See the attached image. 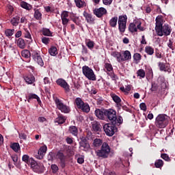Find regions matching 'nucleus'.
Returning <instances> with one entry per match:
<instances>
[{"label":"nucleus","mask_w":175,"mask_h":175,"mask_svg":"<svg viewBox=\"0 0 175 175\" xmlns=\"http://www.w3.org/2000/svg\"><path fill=\"white\" fill-rule=\"evenodd\" d=\"M129 31L130 32H137V27L136 25V21L133 23H130L129 27Z\"/></svg>","instance_id":"obj_32"},{"label":"nucleus","mask_w":175,"mask_h":175,"mask_svg":"<svg viewBox=\"0 0 175 175\" xmlns=\"http://www.w3.org/2000/svg\"><path fill=\"white\" fill-rule=\"evenodd\" d=\"M132 59V55L129 51H125L123 53V55L121 54V62H124L125 61H129V59Z\"/></svg>","instance_id":"obj_20"},{"label":"nucleus","mask_w":175,"mask_h":175,"mask_svg":"<svg viewBox=\"0 0 175 175\" xmlns=\"http://www.w3.org/2000/svg\"><path fill=\"white\" fill-rule=\"evenodd\" d=\"M116 125L117 124H114L113 123H106L105 124H104L103 126V130L105 133V135H107V136H113L116 131H117V127H116Z\"/></svg>","instance_id":"obj_6"},{"label":"nucleus","mask_w":175,"mask_h":175,"mask_svg":"<svg viewBox=\"0 0 175 175\" xmlns=\"http://www.w3.org/2000/svg\"><path fill=\"white\" fill-rule=\"evenodd\" d=\"M42 35H44V36H51L52 33L50 29L47 28H44L42 29Z\"/></svg>","instance_id":"obj_48"},{"label":"nucleus","mask_w":175,"mask_h":175,"mask_svg":"<svg viewBox=\"0 0 175 175\" xmlns=\"http://www.w3.org/2000/svg\"><path fill=\"white\" fill-rule=\"evenodd\" d=\"M77 8L79 9H81V8H85L87 6V3L84 0H75Z\"/></svg>","instance_id":"obj_24"},{"label":"nucleus","mask_w":175,"mask_h":175,"mask_svg":"<svg viewBox=\"0 0 175 175\" xmlns=\"http://www.w3.org/2000/svg\"><path fill=\"white\" fill-rule=\"evenodd\" d=\"M128 20V16L126 15H120L118 17V29L121 35L125 32L126 29V21Z\"/></svg>","instance_id":"obj_4"},{"label":"nucleus","mask_w":175,"mask_h":175,"mask_svg":"<svg viewBox=\"0 0 175 175\" xmlns=\"http://www.w3.org/2000/svg\"><path fill=\"white\" fill-rule=\"evenodd\" d=\"M137 76L140 80L146 77V71L144 69H139L137 71Z\"/></svg>","instance_id":"obj_31"},{"label":"nucleus","mask_w":175,"mask_h":175,"mask_svg":"<svg viewBox=\"0 0 175 175\" xmlns=\"http://www.w3.org/2000/svg\"><path fill=\"white\" fill-rule=\"evenodd\" d=\"M56 84L62 88H64L66 92H69L70 91V86L69 85L68 82H66V81L62 78H59L56 81Z\"/></svg>","instance_id":"obj_13"},{"label":"nucleus","mask_w":175,"mask_h":175,"mask_svg":"<svg viewBox=\"0 0 175 175\" xmlns=\"http://www.w3.org/2000/svg\"><path fill=\"white\" fill-rule=\"evenodd\" d=\"M25 38L27 39H31V33L27 29H25Z\"/></svg>","instance_id":"obj_56"},{"label":"nucleus","mask_w":175,"mask_h":175,"mask_svg":"<svg viewBox=\"0 0 175 175\" xmlns=\"http://www.w3.org/2000/svg\"><path fill=\"white\" fill-rule=\"evenodd\" d=\"M100 123L98 122H92V129L94 132H99V131H100Z\"/></svg>","instance_id":"obj_28"},{"label":"nucleus","mask_w":175,"mask_h":175,"mask_svg":"<svg viewBox=\"0 0 175 175\" xmlns=\"http://www.w3.org/2000/svg\"><path fill=\"white\" fill-rule=\"evenodd\" d=\"M93 146L94 147H100V149L97 150L96 151V157L98 158H102L103 159H105L106 158H108L109 155L110 154V151L111 150V148H110V146H109V144L107 142H104L102 141V139L99 138H96L93 141Z\"/></svg>","instance_id":"obj_1"},{"label":"nucleus","mask_w":175,"mask_h":175,"mask_svg":"<svg viewBox=\"0 0 175 175\" xmlns=\"http://www.w3.org/2000/svg\"><path fill=\"white\" fill-rule=\"evenodd\" d=\"M82 72L88 80H92V81H95L96 80V76L95 75L94 70L88 66L82 67Z\"/></svg>","instance_id":"obj_5"},{"label":"nucleus","mask_w":175,"mask_h":175,"mask_svg":"<svg viewBox=\"0 0 175 175\" xmlns=\"http://www.w3.org/2000/svg\"><path fill=\"white\" fill-rule=\"evenodd\" d=\"M11 148L15 152H18L20 151V144L18 143H14L11 145Z\"/></svg>","instance_id":"obj_42"},{"label":"nucleus","mask_w":175,"mask_h":175,"mask_svg":"<svg viewBox=\"0 0 175 175\" xmlns=\"http://www.w3.org/2000/svg\"><path fill=\"white\" fill-rule=\"evenodd\" d=\"M77 162H78V163H80L81 165L82 163H84V157H79V158L77 159Z\"/></svg>","instance_id":"obj_62"},{"label":"nucleus","mask_w":175,"mask_h":175,"mask_svg":"<svg viewBox=\"0 0 175 175\" xmlns=\"http://www.w3.org/2000/svg\"><path fill=\"white\" fill-rule=\"evenodd\" d=\"M145 53H146L148 55H152L154 54V48L150 46H146L145 47Z\"/></svg>","instance_id":"obj_38"},{"label":"nucleus","mask_w":175,"mask_h":175,"mask_svg":"<svg viewBox=\"0 0 175 175\" xmlns=\"http://www.w3.org/2000/svg\"><path fill=\"white\" fill-rule=\"evenodd\" d=\"M159 67L160 70L166 72V66L165 65V64L159 62Z\"/></svg>","instance_id":"obj_53"},{"label":"nucleus","mask_w":175,"mask_h":175,"mask_svg":"<svg viewBox=\"0 0 175 175\" xmlns=\"http://www.w3.org/2000/svg\"><path fill=\"white\" fill-rule=\"evenodd\" d=\"M85 44L90 50H93L94 47L95 46V42L94 41L91 40H88L85 42Z\"/></svg>","instance_id":"obj_35"},{"label":"nucleus","mask_w":175,"mask_h":175,"mask_svg":"<svg viewBox=\"0 0 175 175\" xmlns=\"http://www.w3.org/2000/svg\"><path fill=\"white\" fill-rule=\"evenodd\" d=\"M111 55H112V57L114 58H116L118 62H121V53L114 51L111 53Z\"/></svg>","instance_id":"obj_33"},{"label":"nucleus","mask_w":175,"mask_h":175,"mask_svg":"<svg viewBox=\"0 0 175 175\" xmlns=\"http://www.w3.org/2000/svg\"><path fill=\"white\" fill-rule=\"evenodd\" d=\"M96 117L99 120H105V117H106V109H97L94 111Z\"/></svg>","instance_id":"obj_17"},{"label":"nucleus","mask_w":175,"mask_h":175,"mask_svg":"<svg viewBox=\"0 0 175 175\" xmlns=\"http://www.w3.org/2000/svg\"><path fill=\"white\" fill-rule=\"evenodd\" d=\"M93 13L96 17L100 18V17H103L105 14H107V10L105 8L101 7L94 10Z\"/></svg>","instance_id":"obj_16"},{"label":"nucleus","mask_w":175,"mask_h":175,"mask_svg":"<svg viewBox=\"0 0 175 175\" xmlns=\"http://www.w3.org/2000/svg\"><path fill=\"white\" fill-rule=\"evenodd\" d=\"M19 138L22 139L23 140H27V135L25 133H19Z\"/></svg>","instance_id":"obj_60"},{"label":"nucleus","mask_w":175,"mask_h":175,"mask_svg":"<svg viewBox=\"0 0 175 175\" xmlns=\"http://www.w3.org/2000/svg\"><path fill=\"white\" fill-rule=\"evenodd\" d=\"M79 109H81V110H82V111H83L84 113H90V105L87 103H84V104L82 105V107Z\"/></svg>","instance_id":"obj_34"},{"label":"nucleus","mask_w":175,"mask_h":175,"mask_svg":"<svg viewBox=\"0 0 175 175\" xmlns=\"http://www.w3.org/2000/svg\"><path fill=\"white\" fill-rule=\"evenodd\" d=\"M31 99H36L37 102H40V98H39V96L38 95H36V94L30 93L29 94L28 102H29V100H31Z\"/></svg>","instance_id":"obj_40"},{"label":"nucleus","mask_w":175,"mask_h":175,"mask_svg":"<svg viewBox=\"0 0 175 175\" xmlns=\"http://www.w3.org/2000/svg\"><path fill=\"white\" fill-rule=\"evenodd\" d=\"M31 167L36 173H43L44 172V165H43V163H37L35 160L31 164Z\"/></svg>","instance_id":"obj_11"},{"label":"nucleus","mask_w":175,"mask_h":175,"mask_svg":"<svg viewBox=\"0 0 175 175\" xmlns=\"http://www.w3.org/2000/svg\"><path fill=\"white\" fill-rule=\"evenodd\" d=\"M75 103H76V105L78 109H80L81 107H83V105H84V101H83V100L80 98H77L75 99Z\"/></svg>","instance_id":"obj_39"},{"label":"nucleus","mask_w":175,"mask_h":175,"mask_svg":"<svg viewBox=\"0 0 175 175\" xmlns=\"http://www.w3.org/2000/svg\"><path fill=\"white\" fill-rule=\"evenodd\" d=\"M69 12L63 11L61 14L62 23L63 25V31L64 33H66V27H68V24L69 23Z\"/></svg>","instance_id":"obj_10"},{"label":"nucleus","mask_w":175,"mask_h":175,"mask_svg":"<svg viewBox=\"0 0 175 175\" xmlns=\"http://www.w3.org/2000/svg\"><path fill=\"white\" fill-rule=\"evenodd\" d=\"M49 53L50 55H52L53 57H55V55H57V54H58V52L57 51V47L51 46L49 49Z\"/></svg>","instance_id":"obj_36"},{"label":"nucleus","mask_w":175,"mask_h":175,"mask_svg":"<svg viewBox=\"0 0 175 175\" xmlns=\"http://www.w3.org/2000/svg\"><path fill=\"white\" fill-rule=\"evenodd\" d=\"M161 158H162V159H164V161H166L167 162H170V157H169V155L166 153L161 154Z\"/></svg>","instance_id":"obj_49"},{"label":"nucleus","mask_w":175,"mask_h":175,"mask_svg":"<svg viewBox=\"0 0 175 175\" xmlns=\"http://www.w3.org/2000/svg\"><path fill=\"white\" fill-rule=\"evenodd\" d=\"M47 152V146L44 145L40 148L38 150V154H36V158L37 159H43L44 155Z\"/></svg>","instance_id":"obj_15"},{"label":"nucleus","mask_w":175,"mask_h":175,"mask_svg":"<svg viewBox=\"0 0 175 175\" xmlns=\"http://www.w3.org/2000/svg\"><path fill=\"white\" fill-rule=\"evenodd\" d=\"M133 59H134V61L139 62V61H140V59H142V55H140V53H135L133 55Z\"/></svg>","instance_id":"obj_52"},{"label":"nucleus","mask_w":175,"mask_h":175,"mask_svg":"<svg viewBox=\"0 0 175 175\" xmlns=\"http://www.w3.org/2000/svg\"><path fill=\"white\" fill-rule=\"evenodd\" d=\"M105 117L109 120L111 124L117 125V112L113 109H106Z\"/></svg>","instance_id":"obj_9"},{"label":"nucleus","mask_w":175,"mask_h":175,"mask_svg":"<svg viewBox=\"0 0 175 175\" xmlns=\"http://www.w3.org/2000/svg\"><path fill=\"white\" fill-rule=\"evenodd\" d=\"M56 159H59L60 161V166L61 167L64 168L66 166V156L64 154V152L59 150L56 153Z\"/></svg>","instance_id":"obj_14"},{"label":"nucleus","mask_w":175,"mask_h":175,"mask_svg":"<svg viewBox=\"0 0 175 175\" xmlns=\"http://www.w3.org/2000/svg\"><path fill=\"white\" fill-rule=\"evenodd\" d=\"M137 25V29L140 30L141 31H145L146 29L144 27H142V22L139 21H136Z\"/></svg>","instance_id":"obj_50"},{"label":"nucleus","mask_w":175,"mask_h":175,"mask_svg":"<svg viewBox=\"0 0 175 175\" xmlns=\"http://www.w3.org/2000/svg\"><path fill=\"white\" fill-rule=\"evenodd\" d=\"M65 121H66V118L61 115L55 119V124L58 123L59 124H64Z\"/></svg>","instance_id":"obj_29"},{"label":"nucleus","mask_w":175,"mask_h":175,"mask_svg":"<svg viewBox=\"0 0 175 175\" xmlns=\"http://www.w3.org/2000/svg\"><path fill=\"white\" fill-rule=\"evenodd\" d=\"M158 36H169L172 33V26L168 24H164L163 26L156 30Z\"/></svg>","instance_id":"obj_3"},{"label":"nucleus","mask_w":175,"mask_h":175,"mask_svg":"<svg viewBox=\"0 0 175 175\" xmlns=\"http://www.w3.org/2000/svg\"><path fill=\"white\" fill-rule=\"evenodd\" d=\"M88 49L85 46L82 45V54H88Z\"/></svg>","instance_id":"obj_61"},{"label":"nucleus","mask_w":175,"mask_h":175,"mask_svg":"<svg viewBox=\"0 0 175 175\" xmlns=\"http://www.w3.org/2000/svg\"><path fill=\"white\" fill-rule=\"evenodd\" d=\"M51 167L53 170V173H57V172H58V165H57L52 164L51 165Z\"/></svg>","instance_id":"obj_55"},{"label":"nucleus","mask_w":175,"mask_h":175,"mask_svg":"<svg viewBox=\"0 0 175 175\" xmlns=\"http://www.w3.org/2000/svg\"><path fill=\"white\" fill-rule=\"evenodd\" d=\"M31 57L33 61L38 63V64L40 65V66H44V62H43V59L42 58V56L40 55L39 51H33L31 53Z\"/></svg>","instance_id":"obj_12"},{"label":"nucleus","mask_w":175,"mask_h":175,"mask_svg":"<svg viewBox=\"0 0 175 175\" xmlns=\"http://www.w3.org/2000/svg\"><path fill=\"white\" fill-rule=\"evenodd\" d=\"M21 6L23 9H26V10H31V9H32V7L31 6V5H29L27 2H22L21 4Z\"/></svg>","instance_id":"obj_46"},{"label":"nucleus","mask_w":175,"mask_h":175,"mask_svg":"<svg viewBox=\"0 0 175 175\" xmlns=\"http://www.w3.org/2000/svg\"><path fill=\"white\" fill-rule=\"evenodd\" d=\"M155 167L159 168L163 166V161L162 159H158L154 162Z\"/></svg>","instance_id":"obj_47"},{"label":"nucleus","mask_w":175,"mask_h":175,"mask_svg":"<svg viewBox=\"0 0 175 175\" xmlns=\"http://www.w3.org/2000/svg\"><path fill=\"white\" fill-rule=\"evenodd\" d=\"M42 42L44 43V44H49V42H50V38L46 37H43L42 38Z\"/></svg>","instance_id":"obj_58"},{"label":"nucleus","mask_w":175,"mask_h":175,"mask_svg":"<svg viewBox=\"0 0 175 175\" xmlns=\"http://www.w3.org/2000/svg\"><path fill=\"white\" fill-rule=\"evenodd\" d=\"M22 161L25 162V163H29L30 165L33 163V158H29V156L28 154H24L22 157Z\"/></svg>","instance_id":"obj_26"},{"label":"nucleus","mask_w":175,"mask_h":175,"mask_svg":"<svg viewBox=\"0 0 175 175\" xmlns=\"http://www.w3.org/2000/svg\"><path fill=\"white\" fill-rule=\"evenodd\" d=\"M103 3L107 6H109L111 3H113V0H103Z\"/></svg>","instance_id":"obj_59"},{"label":"nucleus","mask_w":175,"mask_h":175,"mask_svg":"<svg viewBox=\"0 0 175 175\" xmlns=\"http://www.w3.org/2000/svg\"><path fill=\"white\" fill-rule=\"evenodd\" d=\"M10 23L14 27H17V25H18V23H20V16H16L13 17L11 19Z\"/></svg>","instance_id":"obj_27"},{"label":"nucleus","mask_w":175,"mask_h":175,"mask_svg":"<svg viewBox=\"0 0 175 175\" xmlns=\"http://www.w3.org/2000/svg\"><path fill=\"white\" fill-rule=\"evenodd\" d=\"M68 131L72 136H77L79 135V130L76 126H70Z\"/></svg>","instance_id":"obj_25"},{"label":"nucleus","mask_w":175,"mask_h":175,"mask_svg":"<svg viewBox=\"0 0 175 175\" xmlns=\"http://www.w3.org/2000/svg\"><path fill=\"white\" fill-rule=\"evenodd\" d=\"M55 103L58 110H60L62 113H64L65 114H68V113H70V107L64 104V103H62V100H59V98H56L55 99Z\"/></svg>","instance_id":"obj_7"},{"label":"nucleus","mask_w":175,"mask_h":175,"mask_svg":"<svg viewBox=\"0 0 175 175\" xmlns=\"http://www.w3.org/2000/svg\"><path fill=\"white\" fill-rule=\"evenodd\" d=\"M104 71L107 72V75L112 79V80H117L118 77L114 74V70L113 68V65L110 63H104Z\"/></svg>","instance_id":"obj_8"},{"label":"nucleus","mask_w":175,"mask_h":175,"mask_svg":"<svg viewBox=\"0 0 175 175\" xmlns=\"http://www.w3.org/2000/svg\"><path fill=\"white\" fill-rule=\"evenodd\" d=\"M24 80L26 81L27 84H33V83H35V77L32 75H29L24 77Z\"/></svg>","instance_id":"obj_21"},{"label":"nucleus","mask_w":175,"mask_h":175,"mask_svg":"<svg viewBox=\"0 0 175 175\" xmlns=\"http://www.w3.org/2000/svg\"><path fill=\"white\" fill-rule=\"evenodd\" d=\"M16 44L20 49H25V41H24V39L23 38H18Z\"/></svg>","instance_id":"obj_30"},{"label":"nucleus","mask_w":175,"mask_h":175,"mask_svg":"<svg viewBox=\"0 0 175 175\" xmlns=\"http://www.w3.org/2000/svg\"><path fill=\"white\" fill-rule=\"evenodd\" d=\"M5 35L7 38H10L14 35V29H7L5 30Z\"/></svg>","instance_id":"obj_37"},{"label":"nucleus","mask_w":175,"mask_h":175,"mask_svg":"<svg viewBox=\"0 0 175 175\" xmlns=\"http://www.w3.org/2000/svg\"><path fill=\"white\" fill-rule=\"evenodd\" d=\"M157 90H158V87L157 86V84L152 83L151 91H157Z\"/></svg>","instance_id":"obj_63"},{"label":"nucleus","mask_w":175,"mask_h":175,"mask_svg":"<svg viewBox=\"0 0 175 175\" xmlns=\"http://www.w3.org/2000/svg\"><path fill=\"white\" fill-rule=\"evenodd\" d=\"M70 18L76 25H80V17L77 16L76 14L71 12Z\"/></svg>","instance_id":"obj_22"},{"label":"nucleus","mask_w":175,"mask_h":175,"mask_svg":"<svg viewBox=\"0 0 175 175\" xmlns=\"http://www.w3.org/2000/svg\"><path fill=\"white\" fill-rule=\"evenodd\" d=\"M139 107H140L141 110H143L144 111H147V105H146V103H142L139 105Z\"/></svg>","instance_id":"obj_57"},{"label":"nucleus","mask_w":175,"mask_h":175,"mask_svg":"<svg viewBox=\"0 0 175 175\" xmlns=\"http://www.w3.org/2000/svg\"><path fill=\"white\" fill-rule=\"evenodd\" d=\"M111 98L115 103H121V98L117 96L116 94H111Z\"/></svg>","instance_id":"obj_45"},{"label":"nucleus","mask_w":175,"mask_h":175,"mask_svg":"<svg viewBox=\"0 0 175 175\" xmlns=\"http://www.w3.org/2000/svg\"><path fill=\"white\" fill-rule=\"evenodd\" d=\"M34 18H36V20H42V12H40L39 10H35Z\"/></svg>","instance_id":"obj_44"},{"label":"nucleus","mask_w":175,"mask_h":175,"mask_svg":"<svg viewBox=\"0 0 175 175\" xmlns=\"http://www.w3.org/2000/svg\"><path fill=\"white\" fill-rule=\"evenodd\" d=\"M57 153L54 152H50L47 156L48 161H53V160L56 159Z\"/></svg>","instance_id":"obj_41"},{"label":"nucleus","mask_w":175,"mask_h":175,"mask_svg":"<svg viewBox=\"0 0 175 175\" xmlns=\"http://www.w3.org/2000/svg\"><path fill=\"white\" fill-rule=\"evenodd\" d=\"M117 23H118V17L113 16L109 20V25L111 28H116L117 27Z\"/></svg>","instance_id":"obj_23"},{"label":"nucleus","mask_w":175,"mask_h":175,"mask_svg":"<svg viewBox=\"0 0 175 175\" xmlns=\"http://www.w3.org/2000/svg\"><path fill=\"white\" fill-rule=\"evenodd\" d=\"M83 17H85L87 23H88L89 24H94V22L95 21V18L91 14L87 12L86 11H84L83 13Z\"/></svg>","instance_id":"obj_19"},{"label":"nucleus","mask_w":175,"mask_h":175,"mask_svg":"<svg viewBox=\"0 0 175 175\" xmlns=\"http://www.w3.org/2000/svg\"><path fill=\"white\" fill-rule=\"evenodd\" d=\"M21 55L24 58H29L31 57V52L29 50L25 49L21 51Z\"/></svg>","instance_id":"obj_43"},{"label":"nucleus","mask_w":175,"mask_h":175,"mask_svg":"<svg viewBox=\"0 0 175 175\" xmlns=\"http://www.w3.org/2000/svg\"><path fill=\"white\" fill-rule=\"evenodd\" d=\"M156 26H155V31H157L163 25V16L162 15H159L157 16L156 19Z\"/></svg>","instance_id":"obj_18"},{"label":"nucleus","mask_w":175,"mask_h":175,"mask_svg":"<svg viewBox=\"0 0 175 175\" xmlns=\"http://www.w3.org/2000/svg\"><path fill=\"white\" fill-rule=\"evenodd\" d=\"M174 40L172 38L169 39L168 42L167 43V47L171 49V50H174V46H173Z\"/></svg>","instance_id":"obj_51"},{"label":"nucleus","mask_w":175,"mask_h":175,"mask_svg":"<svg viewBox=\"0 0 175 175\" xmlns=\"http://www.w3.org/2000/svg\"><path fill=\"white\" fill-rule=\"evenodd\" d=\"M169 125V118L166 114H159L155 120V126L157 128L163 129L166 126Z\"/></svg>","instance_id":"obj_2"},{"label":"nucleus","mask_w":175,"mask_h":175,"mask_svg":"<svg viewBox=\"0 0 175 175\" xmlns=\"http://www.w3.org/2000/svg\"><path fill=\"white\" fill-rule=\"evenodd\" d=\"M44 84H50V79L49 77L44 78Z\"/></svg>","instance_id":"obj_64"},{"label":"nucleus","mask_w":175,"mask_h":175,"mask_svg":"<svg viewBox=\"0 0 175 175\" xmlns=\"http://www.w3.org/2000/svg\"><path fill=\"white\" fill-rule=\"evenodd\" d=\"M124 120L122 119V117L121 116H118L117 118L116 116V125H121V124H122Z\"/></svg>","instance_id":"obj_54"}]
</instances>
